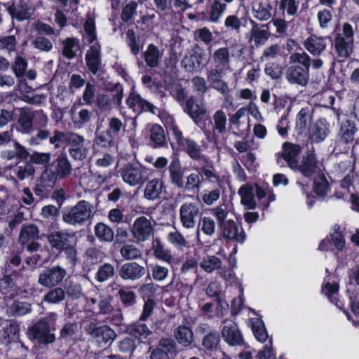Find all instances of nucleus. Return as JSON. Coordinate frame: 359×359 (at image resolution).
Here are the masks:
<instances>
[{"label": "nucleus", "instance_id": "1", "mask_svg": "<svg viewBox=\"0 0 359 359\" xmlns=\"http://www.w3.org/2000/svg\"><path fill=\"white\" fill-rule=\"evenodd\" d=\"M53 249L63 252L68 262L75 266L77 263V239L74 233L60 230L50 233L47 237Z\"/></svg>", "mask_w": 359, "mask_h": 359}, {"label": "nucleus", "instance_id": "2", "mask_svg": "<svg viewBox=\"0 0 359 359\" xmlns=\"http://www.w3.org/2000/svg\"><path fill=\"white\" fill-rule=\"evenodd\" d=\"M126 161L125 158L118 160L115 166L116 172L130 186L143 184L149 178V170L140 163Z\"/></svg>", "mask_w": 359, "mask_h": 359}, {"label": "nucleus", "instance_id": "3", "mask_svg": "<svg viewBox=\"0 0 359 359\" xmlns=\"http://www.w3.org/2000/svg\"><path fill=\"white\" fill-rule=\"evenodd\" d=\"M72 166L66 153L53 155L48 165L42 170L45 175L57 182L67 178L72 173Z\"/></svg>", "mask_w": 359, "mask_h": 359}, {"label": "nucleus", "instance_id": "4", "mask_svg": "<svg viewBox=\"0 0 359 359\" xmlns=\"http://www.w3.org/2000/svg\"><path fill=\"white\" fill-rule=\"evenodd\" d=\"M55 325L51 326L50 320L42 318L33 323L28 328V334L31 339L40 345H48L56 340Z\"/></svg>", "mask_w": 359, "mask_h": 359}, {"label": "nucleus", "instance_id": "5", "mask_svg": "<svg viewBox=\"0 0 359 359\" xmlns=\"http://www.w3.org/2000/svg\"><path fill=\"white\" fill-rule=\"evenodd\" d=\"M62 219L68 224L83 225L90 217L91 205L89 202L81 200L74 206L65 207L62 210Z\"/></svg>", "mask_w": 359, "mask_h": 359}, {"label": "nucleus", "instance_id": "6", "mask_svg": "<svg viewBox=\"0 0 359 359\" xmlns=\"http://www.w3.org/2000/svg\"><path fill=\"white\" fill-rule=\"evenodd\" d=\"M67 275V271L58 264L44 266L40 271L38 283L46 288H53L62 283Z\"/></svg>", "mask_w": 359, "mask_h": 359}, {"label": "nucleus", "instance_id": "7", "mask_svg": "<svg viewBox=\"0 0 359 359\" xmlns=\"http://www.w3.org/2000/svg\"><path fill=\"white\" fill-rule=\"evenodd\" d=\"M40 238L39 230L34 224H23L21 226L18 242L22 250L29 252H35L41 248L37 241Z\"/></svg>", "mask_w": 359, "mask_h": 359}, {"label": "nucleus", "instance_id": "8", "mask_svg": "<svg viewBox=\"0 0 359 359\" xmlns=\"http://www.w3.org/2000/svg\"><path fill=\"white\" fill-rule=\"evenodd\" d=\"M133 195L128 192H123L120 188L114 189V203L120 201L114 208V222L129 223V210Z\"/></svg>", "mask_w": 359, "mask_h": 359}, {"label": "nucleus", "instance_id": "9", "mask_svg": "<svg viewBox=\"0 0 359 359\" xmlns=\"http://www.w3.org/2000/svg\"><path fill=\"white\" fill-rule=\"evenodd\" d=\"M86 63L88 71L103 83L109 78L108 74L102 68L100 46L92 45L86 54Z\"/></svg>", "mask_w": 359, "mask_h": 359}, {"label": "nucleus", "instance_id": "10", "mask_svg": "<svg viewBox=\"0 0 359 359\" xmlns=\"http://www.w3.org/2000/svg\"><path fill=\"white\" fill-rule=\"evenodd\" d=\"M240 229L239 231V226L233 219L226 220L224 224L219 226L220 236L225 240L226 244L230 241L234 244L245 243L246 233L241 226Z\"/></svg>", "mask_w": 359, "mask_h": 359}, {"label": "nucleus", "instance_id": "11", "mask_svg": "<svg viewBox=\"0 0 359 359\" xmlns=\"http://www.w3.org/2000/svg\"><path fill=\"white\" fill-rule=\"evenodd\" d=\"M120 29L121 34L126 33V43L130 48L132 55L137 57L142 50L144 45V40H141L140 35H136L133 29L128 28V25L119 22L118 25L114 19V32Z\"/></svg>", "mask_w": 359, "mask_h": 359}, {"label": "nucleus", "instance_id": "12", "mask_svg": "<svg viewBox=\"0 0 359 359\" xmlns=\"http://www.w3.org/2000/svg\"><path fill=\"white\" fill-rule=\"evenodd\" d=\"M50 143L55 147H69V149H74L84 145V138L74 133H63L56 130L53 137H50Z\"/></svg>", "mask_w": 359, "mask_h": 359}, {"label": "nucleus", "instance_id": "13", "mask_svg": "<svg viewBox=\"0 0 359 359\" xmlns=\"http://www.w3.org/2000/svg\"><path fill=\"white\" fill-rule=\"evenodd\" d=\"M50 143L55 147H69V149H74L84 145V138L74 133H63L56 130L53 137H50Z\"/></svg>", "mask_w": 359, "mask_h": 359}, {"label": "nucleus", "instance_id": "14", "mask_svg": "<svg viewBox=\"0 0 359 359\" xmlns=\"http://www.w3.org/2000/svg\"><path fill=\"white\" fill-rule=\"evenodd\" d=\"M203 121L204 128H205V125L208 124L213 132L212 134H211L210 130L205 132L209 141L217 144V137L215 134V132H217L219 134H223L226 131L227 119L224 111L222 109L215 111L213 115L214 123H212V119L209 116H207L205 118H204Z\"/></svg>", "mask_w": 359, "mask_h": 359}, {"label": "nucleus", "instance_id": "15", "mask_svg": "<svg viewBox=\"0 0 359 359\" xmlns=\"http://www.w3.org/2000/svg\"><path fill=\"white\" fill-rule=\"evenodd\" d=\"M135 86L133 85L131 91L126 99V104L131 108L134 112L140 114L144 112H150L152 114H156L158 108L153 104L144 100L139 93L134 90Z\"/></svg>", "mask_w": 359, "mask_h": 359}, {"label": "nucleus", "instance_id": "16", "mask_svg": "<svg viewBox=\"0 0 359 359\" xmlns=\"http://www.w3.org/2000/svg\"><path fill=\"white\" fill-rule=\"evenodd\" d=\"M177 345L174 339L162 337L158 346L154 348L150 355V359H170V355L176 354Z\"/></svg>", "mask_w": 359, "mask_h": 359}, {"label": "nucleus", "instance_id": "17", "mask_svg": "<svg viewBox=\"0 0 359 359\" xmlns=\"http://www.w3.org/2000/svg\"><path fill=\"white\" fill-rule=\"evenodd\" d=\"M144 321L139 318L135 323L126 325L125 332L137 339L140 343L149 344L152 332Z\"/></svg>", "mask_w": 359, "mask_h": 359}, {"label": "nucleus", "instance_id": "18", "mask_svg": "<svg viewBox=\"0 0 359 359\" xmlns=\"http://www.w3.org/2000/svg\"><path fill=\"white\" fill-rule=\"evenodd\" d=\"M200 215L199 207L196 203H185L180 207V221L182 226L187 229L193 228L196 226L197 218Z\"/></svg>", "mask_w": 359, "mask_h": 359}, {"label": "nucleus", "instance_id": "19", "mask_svg": "<svg viewBox=\"0 0 359 359\" xmlns=\"http://www.w3.org/2000/svg\"><path fill=\"white\" fill-rule=\"evenodd\" d=\"M318 161L313 151H308L300 163L297 162V167L293 170L300 172L304 177L311 178L317 172Z\"/></svg>", "mask_w": 359, "mask_h": 359}, {"label": "nucleus", "instance_id": "20", "mask_svg": "<svg viewBox=\"0 0 359 359\" xmlns=\"http://www.w3.org/2000/svg\"><path fill=\"white\" fill-rule=\"evenodd\" d=\"M205 54L202 50H194L189 55L182 59V65L189 72H198L201 71L206 65Z\"/></svg>", "mask_w": 359, "mask_h": 359}, {"label": "nucleus", "instance_id": "21", "mask_svg": "<svg viewBox=\"0 0 359 359\" xmlns=\"http://www.w3.org/2000/svg\"><path fill=\"white\" fill-rule=\"evenodd\" d=\"M285 78L290 84L306 86L309 80V71L299 65H292L286 69Z\"/></svg>", "mask_w": 359, "mask_h": 359}, {"label": "nucleus", "instance_id": "22", "mask_svg": "<svg viewBox=\"0 0 359 359\" xmlns=\"http://www.w3.org/2000/svg\"><path fill=\"white\" fill-rule=\"evenodd\" d=\"M175 154L184 151L189 157L195 161L208 162V158L203 154L201 147L194 140L187 138L178 149H175Z\"/></svg>", "mask_w": 359, "mask_h": 359}, {"label": "nucleus", "instance_id": "23", "mask_svg": "<svg viewBox=\"0 0 359 359\" xmlns=\"http://www.w3.org/2000/svg\"><path fill=\"white\" fill-rule=\"evenodd\" d=\"M154 229L149 219L141 216L135 220L133 227L134 237L139 241H145L149 238Z\"/></svg>", "mask_w": 359, "mask_h": 359}, {"label": "nucleus", "instance_id": "24", "mask_svg": "<svg viewBox=\"0 0 359 359\" xmlns=\"http://www.w3.org/2000/svg\"><path fill=\"white\" fill-rule=\"evenodd\" d=\"M15 271L8 273L6 271L0 278V292L9 299H13L18 294L20 288L15 283Z\"/></svg>", "mask_w": 359, "mask_h": 359}, {"label": "nucleus", "instance_id": "25", "mask_svg": "<svg viewBox=\"0 0 359 359\" xmlns=\"http://www.w3.org/2000/svg\"><path fill=\"white\" fill-rule=\"evenodd\" d=\"M330 132V124L325 118H318L312 124L307 137L313 142H323Z\"/></svg>", "mask_w": 359, "mask_h": 359}, {"label": "nucleus", "instance_id": "26", "mask_svg": "<svg viewBox=\"0 0 359 359\" xmlns=\"http://www.w3.org/2000/svg\"><path fill=\"white\" fill-rule=\"evenodd\" d=\"M313 111L309 107H304L298 112L296 118V130L298 135L307 136L312 126Z\"/></svg>", "mask_w": 359, "mask_h": 359}, {"label": "nucleus", "instance_id": "27", "mask_svg": "<svg viewBox=\"0 0 359 359\" xmlns=\"http://www.w3.org/2000/svg\"><path fill=\"white\" fill-rule=\"evenodd\" d=\"M168 168L171 184L178 189H183L184 172L182 170L181 161L178 156L175 155L172 157V160Z\"/></svg>", "mask_w": 359, "mask_h": 359}, {"label": "nucleus", "instance_id": "28", "mask_svg": "<svg viewBox=\"0 0 359 359\" xmlns=\"http://www.w3.org/2000/svg\"><path fill=\"white\" fill-rule=\"evenodd\" d=\"M85 330L100 343L106 344L112 339V330L108 325L97 326L95 323L90 322L85 327Z\"/></svg>", "mask_w": 359, "mask_h": 359}, {"label": "nucleus", "instance_id": "29", "mask_svg": "<svg viewBox=\"0 0 359 359\" xmlns=\"http://www.w3.org/2000/svg\"><path fill=\"white\" fill-rule=\"evenodd\" d=\"M16 90L21 94L20 99L30 104H41L43 97L41 95H34L29 96L27 94L34 91V88L29 86L26 79L23 77L20 78L16 86Z\"/></svg>", "mask_w": 359, "mask_h": 359}, {"label": "nucleus", "instance_id": "30", "mask_svg": "<svg viewBox=\"0 0 359 359\" xmlns=\"http://www.w3.org/2000/svg\"><path fill=\"white\" fill-rule=\"evenodd\" d=\"M184 111L187 113L198 126H200L202 123L206 114V111L196 103V98L194 96H191L187 100Z\"/></svg>", "mask_w": 359, "mask_h": 359}, {"label": "nucleus", "instance_id": "31", "mask_svg": "<svg viewBox=\"0 0 359 359\" xmlns=\"http://www.w3.org/2000/svg\"><path fill=\"white\" fill-rule=\"evenodd\" d=\"M145 268L136 262L123 264L119 270V276L124 280H137L145 273Z\"/></svg>", "mask_w": 359, "mask_h": 359}, {"label": "nucleus", "instance_id": "32", "mask_svg": "<svg viewBox=\"0 0 359 359\" xmlns=\"http://www.w3.org/2000/svg\"><path fill=\"white\" fill-rule=\"evenodd\" d=\"M282 148L283 158L287 162L290 168L294 169V167H297V157L302 150L300 145L286 142L283 144Z\"/></svg>", "mask_w": 359, "mask_h": 359}, {"label": "nucleus", "instance_id": "33", "mask_svg": "<svg viewBox=\"0 0 359 359\" xmlns=\"http://www.w3.org/2000/svg\"><path fill=\"white\" fill-rule=\"evenodd\" d=\"M56 183L51 177L41 172V176L34 189L35 195L39 197L40 199L48 198Z\"/></svg>", "mask_w": 359, "mask_h": 359}, {"label": "nucleus", "instance_id": "34", "mask_svg": "<svg viewBox=\"0 0 359 359\" xmlns=\"http://www.w3.org/2000/svg\"><path fill=\"white\" fill-rule=\"evenodd\" d=\"M273 6L269 0L256 1L252 4V13L255 18L266 21L272 16Z\"/></svg>", "mask_w": 359, "mask_h": 359}, {"label": "nucleus", "instance_id": "35", "mask_svg": "<svg viewBox=\"0 0 359 359\" xmlns=\"http://www.w3.org/2000/svg\"><path fill=\"white\" fill-rule=\"evenodd\" d=\"M165 127L168 135L171 137L170 146L173 154H175V149H178L187 138L184 137L182 132L180 130L174 120L167 121Z\"/></svg>", "mask_w": 359, "mask_h": 359}, {"label": "nucleus", "instance_id": "36", "mask_svg": "<svg viewBox=\"0 0 359 359\" xmlns=\"http://www.w3.org/2000/svg\"><path fill=\"white\" fill-rule=\"evenodd\" d=\"M222 334L224 341L231 346H241L244 342L242 334L236 324L224 326Z\"/></svg>", "mask_w": 359, "mask_h": 359}, {"label": "nucleus", "instance_id": "37", "mask_svg": "<svg viewBox=\"0 0 359 359\" xmlns=\"http://www.w3.org/2000/svg\"><path fill=\"white\" fill-rule=\"evenodd\" d=\"M163 53L158 47L154 43L148 45L145 51L142 52V57L147 67L155 68L159 65Z\"/></svg>", "mask_w": 359, "mask_h": 359}, {"label": "nucleus", "instance_id": "38", "mask_svg": "<svg viewBox=\"0 0 359 359\" xmlns=\"http://www.w3.org/2000/svg\"><path fill=\"white\" fill-rule=\"evenodd\" d=\"M304 46L313 55H319L325 50L327 45L324 38L311 34L305 40Z\"/></svg>", "mask_w": 359, "mask_h": 359}, {"label": "nucleus", "instance_id": "39", "mask_svg": "<svg viewBox=\"0 0 359 359\" xmlns=\"http://www.w3.org/2000/svg\"><path fill=\"white\" fill-rule=\"evenodd\" d=\"M249 21L252 25L250 31V41H253L257 47L264 44L271 36V33L267 30H262L259 25L252 19H250Z\"/></svg>", "mask_w": 359, "mask_h": 359}, {"label": "nucleus", "instance_id": "40", "mask_svg": "<svg viewBox=\"0 0 359 359\" xmlns=\"http://www.w3.org/2000/svg\"><path fill=\"white\" fill-rule=\"evenodd\" d=\"M358 131L355 122L353 120L346 119L341 123L339 135L340 140L345 144L354 140L355 135Z\"/></svg>", "mask_w": 359, "mask_h": 359}, {"label": "nucleus", "instance_id": "41", "mask_svg": "<svg viewBox=\"0 0 359 359\" xmlns=\"http://www.w3.org/2000/svg\"><path fill=\"white\" fill-rule=\"evenodd\" d=\"M163 187L164 184L161 179L155 178L149 181L144 189V198L150 201L159 198Z\"/></svg>", "mask_w": 359, "mask_h": 359}, {"label": "nucleus", "instance_id": "42", "mask_svg": "<svg viewBox=\"0 0 359 359\" xmlns=\"http://www.w3.org/2000/svg\"><path fill=\"white\" fill-rule=\"evenodd\" d=\"M238 194L241 196V203L245 207V209L255 210L257 208L253 188L251 186H242L238 190Z\"/></svg>", "mask_w": 359, "mask_h": 359}, {"label": "nucleus", "instance_id": "43", "mask_svg": "<svg viewBox=\"0 0 359 359\" xmlns=\"http://www.w3.org/2000/svg\"><path fill=\"white\" fill-rule=\"evenodd\" d=\"M174 334L177 342L184 347L190 346L194 341L193 332L187 325H180L175 329Z\"/></svg>", "mask_w": 359, "mask_h": 359}, {"label": "nucleus", "instance_id": "44", "mask_svg": "<svg viewBox=\"0 0 359 359\" xmlns=\"http://www.w3.org/2000/svg\"><path fill=\"white\" fill-rule=\"evenodd\" d=\"M149 144L154 148L163 147L165 137L163 128L158 124H154L149 129Z\"/></svg>", "mask_w": 359, "mask_h": 359}, {"label": "nucleus", "instance_id": "45", "mask_svg": "<svg viewBox=\"0 0 359 359\" xmlns=\"http://www.w3.org/2000/svg\"><path fill=\"white\" fill-rule=\"evenodd\" d=\"M350 43V41H346L341 34L337 35L334 39V47L339 57L344 58L350 57L353 52V43L351 46Z\"/></svg>", "mask_w": 359, "mask_h": 359}, {"label": "nucleus", "instance_id": "46", "mask_svg": "<svg viewBox=\"0 0 359 359\" xmlns=\"http://www.w3.org/2000/svg\"><path fill=\"white\" fill-rule=\"evenodd\" d=\"M51 158V154L48 152L34 151L30 154L28 162L32 167L36 168H43L48 165Z\"/></svg>", "mask_w": 359, "mask_h": 359}, {"label": "nucleus", "instance_id": "47", "mask_svg": "<svg viewBox=\"0 0 359 359\" xmlns=\"http://www.w3.org/2000/svg\"><path fill=\"white\" fill-rule=\"evenodd\" d=\"M21 132L29 134L33 130V114L31 111L22 109L18 120Z\"/></svg>", "mask_w": 359, "mask_h": 359}, {"label": "nucleus", "instance_id": "48", "mask_svg": "<svg viewBox=\"0 0 359 359\" xmlns=\"http://www.w3.org/2000/svg\"><path fill=\"white\" fill-rule=\"evenodd\" d=\"M79 332V325L76 322H67L60 331L59 339L71 341L76 337L77 332Z\"/></svg>", "mask_w": 359, "mask_h": 359}, {"label": "nucleus", "instance_id": "49", "mask_svg": "<svg viewBox=\"0 0 359 359\" xmlns=\"http://www.w3.org/2000/svg\"><path fill=\"white\" fill-rule=\"evenodd\" d=\"M152 250L154 251V256L161 260L170 262L172 260V255L170 250L164 248V246L161 241V239L156 238L152 242Z\"/></svg>", "mask_w": 359, "mask_h": 359}, {"label": "nucleus", "instance_id": "50", "mask_svg": "<svg viewBox=\"0 0 359 359\" xmlns=\"http://www.w3.org/2000/svg\"><path fill=\"white\" fill-rule=\"evenodd\" d=\"M276 10L282 13L285 12L288 15H294L298 10L299 3L296 0H276Z\"/></svg>", "mask_w": 359, "mask_h": 359}, {"label": "nucleus", "instance_id": "51", "mask_svg": "<svg viewBox=\"0 0 359 359\" xmlns=\"http://www.w3.org/2000/svg\"><path fill=\"white\" fill-rule=\"evenodd\" d=\"M13 174L19 180H23L27 177L34 176L35 173V167H32L28 161L24 162L22 165L17 164L13 168Z\"/></svg>", "mask_w": 359, "mask_h": 359}, {"label": "nucleus", "instance_id": "52", "mask_svg": "<svg viewBox=\"0 0 359 359\" xmlns=\"http://www.w3.org/2000/svg\"><path fill=\"white\" fill-rule=\"evenodd\" d=\"M200 266L205 272L210 273L221 268L222 260L216 256L207 255L203 257Z\"/></svg>", "mask_w": 359, "mask_h": 359}, {"label": "nucleus", "instance_id": "53", "mask_svg": "<svg viewBox=\"0 0 359 359\" xmlns=\"http://www.w3.org/2000/svg\"><path fill=\"white\" fill-rule=\"evenodd\" d=\"M203 181L198 172H192L187 177V182H184V189L187 191H192L194 193L199 191L201 183Z\"/></svg>", "mask_w": 359, "mask_h": 359}, {"label": "nucleus", "instance_id": "54", "mask_svg": "<svg viewBox=\"0 0 359 359\" xmlns=\"http://www.w3.org/2000/svg\"><path fill=\"white\" fill-rule=\"evenodd\" d=\"M220 341V334L217 331H212L207 334L203 339L202 345L209 351L217 349Z\"/></svg>", "mask_w": 359, "mask_h": 359}, {"label": "nucleus", "instance_id": "55", "mask_svg": "<svg viewBox=\"0 0 359 359\" xmlns=\"http://www.w3.org/2000/svg\"><path fill=\"white\" fill-rule=\"evenodd\" d=\"M330 238L332 245H334L335 248L341 251L345 247V239L342 231L340 229L339 224H336L334 226V232L330 234Z\"/></svg>", "mask_w": 359, "mask_h": 359}, {"label": "nucleus", "instance_id": "56", "mask_svg": "<svg viewBox=\"0 0 359 359\" xmlns=\"http://www.w3.org/2000/svg\"><path fill=\"white\" fill-rule=\"evenodd\" d=\"M95 233L100 241H112V229L102 222H99L95 225Z\"/></svg>", "mask_w": 359, "mask_h": 359}, {"label": "nucleus", "instance_id": "57", "mask_svg": "<svg viewBox=\"0 0 359 359\" xmlns=\"http://www.w3.org/2000/svg\"><path fill=\"white\" fill-rule=\"evenodd\" d=\"M329 189L330 185L328 181L324 175L314 179L313 190L316 195L324 197L327 195Z\"/></svg>", "mask_w": 359, "mask_h": 359}, {"label": "nucleus", "instance_id": "58", "mask_svg": "<svg viewBox=\"0 0 359 359\" xmlns=\"http://www.w3.org/2000/svg\"><path fill=\"white\" fill-rule=\"evenodd\" d=\"M290 61L296 63L295 65H299L300 67L305 69V70L309 71L311 61L309 55L306 53H294L290 55Z\"/></svg>", "mask_w": 359, "mask_h": 359}, {"label": "nucleus", "instance_id": "59", "mask_svg": "<svg viewBox=\"0 0 359 359\" xmlns=\"http://www.w3.org/2000/svg\"><path fill=\"white\" fill-rule=\"evenodd\" d=\"M252 330L255 339L262 343L266 341L269 335L262 320H260L252 325Z\"/></svg>", "mask_w": 359, "mask_h": 359}, {"label": "nucleus", "instance_id": "60", "mask_svg": "<svg viewBox=\"0 0 359 359\" xmlns=\"http://www.w3.org/2000/svg\"><path fill=\"white\" fill-rule=\"evenodd\" d=\"M196 172H198L201 178H203L205 180H208L210 182H219V176L215 172V168L212 165L210 166H201L196 167L194 168Z\"/></svg>", "mask_w": 359, "mask_h": 359}, {"label": "nucleus", "instance_id": "61", "mask_svg": "<svg viewBox=\"0 0 359 359\" xmlns=\"http://www.w3.org/2000/svg\"><path fill=\"white\" fill-rule=\"evenodd\" d=\"M27 65V60L22 56L18 55L15 57L11 68L16 78L20 79L24 76Z\"/></svg>", "mask_w": 359, "mask_h": 359}, {"label": "nucleus", "instance_id": "62", "mask_svg": "<svg viewBox=\"0 0 359 359\" xmlns=\"http://www.w3.org/2000/svg\"><path fill=\"white\" fill-rule=\"evenodd\" d=\"M65 297V293L61 287H55L47 292L44 296V300L48 303L57 304Z\"/></svg>", "mask_w": 359, "mask_h": 359}, {"label": "nucleus", "instance_id": "63", "mask_svg": "<svg viewBox=\"0 0 359 359\" xmlns=\"http://www.w3.org/2000/svg\"><path fill=\"white\" fill-rule=\"evenodd\" d=\"M13 314L15 316H22L32 311L31 304L25 302L14 301L11 306Z\"/></svg>", "mask_w": 359, "mask_h": 359}, {"label": "nucleus", "instance_id": "64", "mask_svg": "<svg viewBox=\"0 0 359 359\" xmlns=\"http://www.w3.org/2000/svg\"><path fill=\"white\" fill-rule=\"evenodd\" d=\"M137 4L135 1H130L122 9L121 19L123 22L128 23L136 13Z\"/></svg>", "mask_w": 359, "mask_h": 359}]
</instances>
